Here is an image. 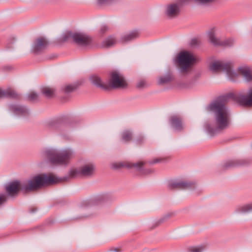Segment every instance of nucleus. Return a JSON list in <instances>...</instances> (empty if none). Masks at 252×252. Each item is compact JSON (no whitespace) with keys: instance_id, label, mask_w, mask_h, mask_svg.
I'll list each match as a JSON object with an SVG mask.
<instances>
[{"instance_id":"f257e3e1","label":"nucleus","mask_w":252,"mask_h":252,"mask_svg":"<svg viewBox=\"0 0 252 252\" xmlns=\"http://www.w3.org/2000/svg\"><path fill=\"white\" fill-rule=\"evenodd\" d=\"M204 116L203 126L209 133L218 128H225L230 123L228 109L220 100L214 101L207 106L204 110Z\"/></svg>"},{"instance_id":"f03ea898","label":"nucleus","mask_w":252,"mask_h":252,"mask_svg":"<svg viewBox=\"0 0 252 252\" xmlns=\"http://www.w3.org/2000/svg\"><path fill=\"white\" fill-rule=\"evenodd\" d=\"M61 179L53 174H39L28 181L26 189H34L43 186L57 183Z\"/></svg>"},{"instance_id":"7ed1b4c3","label":"nucleus","mask_w":252,"mask_h":252,"mask_svg":"<svg viewBox=\"0 0 252 252\" xmlns=\"http://www.w3.org/2000/svg\"><path fill=\"white\" fill-rule=\"evenodd\" d=\"M46 154L53 164H65L72 157L73 152L71 150H66L58 153L56 150H51L46 151Z\"/></svg>"},{"instance_id":"20e7f679","label":"nucleus","mask_w":252,"mask_h":252,"mask_svg":"<svg viewBox=\"0 0 252 252\" xmlns=\"http://www.w3.org/2000/svg\"><path fill=\"white\" fill-rule=\"evenodd\" d=\"M196 61L195 56L188 51L181 52L177 57V61L182 72L186 71Z\"/></svg>"},{"instance_id":"39448f33","label":"nucleus","mask_w":252,"mask_h":252,"mask_svg":"<svg viewBox=\"0 0 252 252\" xmlns=\"http://www.w3.org/2000/svg\"><path fill=\"white\" fill-rule=\"evenodd\" d=\"M209 69L212 72L225 71L230 78H233L236 75L232 70L231 65L221 61L216 60L212 62L209 64Z\"/></svg>"},{"instance_id":"423d86ee","label":"nucleus","mask_w":252,"mask_h":252,"mask_svg":"<svg viewBox=\"0 0 252 252\" xmlns=\"http://www.w3.org/2000/svg\"><path fill=\"white\" fill-rule=\"evenodd\" d=\"M95 170V167L92 164H86L81 169L73 168L70 170L69 175L72 177H75L83 175L88 176L92 175Z\"/></svg>"},{"instance_id":"0eeeda50","label":"nucleus","mask_w":252,"mask_h":252,"mask_svg":"<svg viewBox=\"0 0 252 252\" xmlns=\"http://www.w3.org/2000/svg\"><path fill=\"white\" fill-rule=\"evenodd\" d=\"M109 83L112 87L116 88H125L127 86V82L124 76L116 71L112 73Z\"/></svg>"},{"instance_id":"6e6552de","label":"nucleus","mask_w":252,"mask_h":252,"mask_svg":"<svg viewBox=\"0 0 252 252\" xmlns=\"http://www.w3.org/2000/svg\"><path fill=\"white\" fill-rule=\"evenodd\" d=\"M67 38H71L76 43L80 45H87L91 41L90 38L87 35L82 33H67Z\"/></svg>"},{"instance_id":"1a4fd4ad","label":"nucleus","mask_w":252,"mask_h":252,"mask_svg":"<svg viewBox=\"0 0 252 252\" xmlns=\"http://www.w3.org/2000/svg\"><path fill=\"white\" fill-rule=\"evenodd\" d=\"M143 162L140 161L135 163H127L124 166L127 168L139 172L140 174L142 175H146L153 172V170L151 169H143Z\"/></svg>"},{"instance_id":"9d476101","label":"nucleus","mask_w":252,"mask_h":252,"mask_svg":"<svg viewBox=\"0 0 252 252\" xmlns=\"http://www.w3.org/2000/svg\"><path fill=\"white\" fill-rule=\"evenodd\" d=\"M180 5L177 3H172L166 6L165 9L166 15L170 17L177 16L180 12Z\"/></svg>"},{"instance_id":"9b49d317","label":"nucleus","mask_w":252,"mask_h":252,"mask_svg":"<svg viewBox=\"0 0 252 252\" xmlns=\"http://www.w3.org/2000/svg\"><path fill=\"white\" fill-rule=\"evenodd\" d=\"M20 188V182L18 181L9 182L5 186V190L10 195H13L17 193Z\"/></svg>"},{"instance_id":"f8f14e48","label":"nucleus","mask_w":252,"mask_h":252,"mask_svg":"<svg viewBox=\"0 0 252 252\" xmlns=\"http://www.w3.org/2000/svg\"><path fill=\"white\" fill-rule=\"evenodd\" d=\"M238 99L242 105H252V89L249 90L248 95H240Z\"/></svg>"},{"instance_id":"ddd939ff","label":"nucleus","mask_w":252,"mask_h":252,"mask_svg":"<svg viewBox=\"0 0 252 252\" xmlns=\"http://www.w3.org/2000/svg\"><path fill=\"white\" fill-rule=\"evenodd\" d=\"M47 43L48 42L45 38H38L33 44L32 50L34 52H37L45 47Z\"/></svg>"},{"instance_id":"4468645a","label":"nucleus","mask_w":252,"mask_h":252,"mask_svg":"<svg viewBox=\"0 0 252 252\" xmlns=\"http://www.w3.org/2000/svg\"><path fill=\"white\" fill-rule=\"evenodd\" d=\"M239 71L241 73L247 81L252 80V72L247 66H241L238 69Z\"/></svg>"},{"instance_id":"2eb2a0df","label":"nucleus","mask_w":252,"mask_h":252,"mask_svg":"<svg viewBox=\"0 0 252 252\" xmlns=\"http://www.w3.org/2000/svg\"><path fill=\"white\" fill-rule=\"evenodd\" d=\"M12 109L14 113L18 115H26L28 113V110L22 106H13Z\"/></svg>"},{"instance_id":"dca6fc26","label":"nucleus","mask_w":252,"mask_h":252,"mask_svg":"<svg viewBox=\"0 0 252 252\" xmlns=\"http://www.w3.org/2000/svg\"><path fill=\"white\" fill-rule=\"evenodd\" d=\"M252 211V203L247 204L239 207L236 211L241 213H249Z\"/></svg>"},{"instance_id":"f3484780","label":"nucleus","mask_w":252,"mask_h":252,"mask_svg":"<svg viewBox=\"0 0 252 252\" xmlns=\"http://www.w3.org/2000/svg\"><path fill=\"white\" fill-rule=\"evenodd\" d=\"M171 123L173 127L176 130H179L181 127V123L180 120L176 117H173L171 119Z\"/></svg>"},{"instance_id":"a211bd4d","label":"nucleus","mask_w":252,"mask_h":252,"mask_svg":"<svg viewBox=\"0 0 252 252\" xmlns=\"http://www.w3.org/2000/svg\"><path fill=\"white\" fill-rule=\"evenodd\" d=\"M208 37L209 41L214 45H218L220 43L219 39L216 37L215 33L213 32H210L208 33Z\"/></svg>"},{"instance_id":"6ab92c4d","label":"nucleus","mask_w":252,"mask_h":252,"mask_svg":"<svg viewBox=\"0 0 252 252\" xmlns=\"http://www.w3.org/2000/svg\"><path fill=\"white\" fill-rule=\"evenodd\" d=\"M42 92L46 96L51 97L54 95L55 91L51 88L45 87L42 88Z\"/></svg>"},{"instance_id":"aec40b11","label":"nucleus","mask_w":252,"mask_h":252,"mask_svg":"<svg viewBox=\"0 0 252 252\" xmlns=\"http://www.w3.org/2000/svg\"><path fill=\"white\" fill-rule=\"evenodd\" d=\"M90 80L91 82L97 86H102V81L100 79V78L96 76V75H93L92 76L90 77Z\"/></svg>"},{"instance_id":"412c9836","label":"nucleus","mask_w":252,"mask_h":252,"mask_svg":"<svg viewBox=\"0 0 252 252\" xmlns=\"http://www.w3.org/2000/svg\"><path fill=\"white\" fill-rule=\"evenodd\" d=\"M123 139L125 141H129L131 138V133L128 131H125L123 133Z\"/></svg>"},{"instance_id":"4be33fe9","label":"nucleus","mask_w":252,"mask_h":252,"mask_svg":"<svg viewBox=\"0 0 252 252\" xmlns=\"http://www.w3.org/2000/svg\"><path fill=\"white\" fill-rule=\"evenodd\" d=\"M115 41L113 38H109L105 41L104 45L106 47H110L113 45Z\"/></svg>"},{"instance_id":"5701e85b","label":"nucleus","mask_w":252,"mask_h":252,"mask_svg":"<svg viewBox=\"0 0 252 252\" xmlns=\"http://www.w3.org/2000/svg\"><path fill=\"white\" fill-rule=\"evenodd\" d=\"M37 94L35 93H32L29 95V98L31 100H34V99H35L37 98Z\"/></svg>"},{"instance_id":"b1692460","label":"nucleus","mask_w":252,"mask_h":252,"mask_svg":"<svg viewBox=\"0 0 252 252\" xmlns=\"http://www.w3.org/2000/svg\"><path fill=\"white\" fill-rule=\"evenodd\" d=\"M6 201L5 196L4 195H0V205L4 203Z\"/></svg>"},{"instance_id":"393cba45","label":"nucleus","mask_w":252,"mask_h":252,"mask_svg":"<svg viewBox=\"0 0 252 252\" xmlns=\"http://www.w3.org/2000/svg\"><path fill=\"white\" fill-rule=\"evenodd\" d=\"M197 2L200 3H206L209 2H211L213 1L214 0H195Z\"/></svg>"},{"instance_id":"a878e982","label":"nucleus","mask_w":252,"mask_h":252,"mask_svg":"<svg viewBox=\"0 0 252 252\" xmlns=\"http://www.w3.org/2000/svg\"><path fill=\"white\" fill-rule=\"evenodd\" d=\"M73 89H74V87L72 86V85H69L66 87L65 91L66 92H69V91H71L73 90Z\"/></svg>"},{"instance_id":"bb28decb","label":"nucleus","mask_w":252,"mask_h":252,"mask_svg":"<svg viewBox=\"0 0 252 252\" xmlns=\"http://www.w3.org/2000/svg\"><path fill=\"white\" fill-rule=\"evenodd\" d=\"M5 95V93L1 90H0V98L3 97Z\"/></svg>"},{"instance_id":"cd10ccee","label":"nucleus","mask_w":252,"mask_h":252,"mask_svg":"<svg viewBox=\"0 0 252 252\" xmlns=\"http://www.w3.org/2000/svg\"><path fill=\"white\" fill-rule=\"evenodd\" d=\"M131 36L130 35H128L127 36V37H126V39H125V41H127V40H129L131 39Z\"/></svg>"}]
</instances>
